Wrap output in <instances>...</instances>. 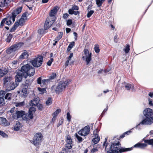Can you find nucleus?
I'll return each instance as SVG.
<instances>
[{"label": "nucleus", "mask_w": 153, "mask_h": 153, "mask_svg": "<svg viewBox=\"0 0 153 153\" xmlns=\"http://www.w3.org/2000/svg\"><path fill=\"white\" fill-rule=\"evenodd\" d=\"M35 68L29 64H27L22 66L21 70L18 72L15 76L16 83L21 81L22 77L26 78L27 76H33L35 73Z\"/></svg>", "instance_id": "f257e3e1"}, {"label": "nucleus", "mask_w": 153, "mask_h": 153, "mask_svg": "<svg viewBox=\"0 0 153 153\" xmlns=\"http://www.w3.org/2000/svg\"><path fill=\"white\" fill-rule=\"evenodd\" d=\"M143 114L146 118L135 127L136 128L140 125H150L153 123V113L152 109L149 108H146L144 110Z\"/></svg>", "instance_id": "f03ea898"}, {"label": "nucleus", "mask_w": 153, "mask_h": 153, "mask_svg": "<svg viewBox=\"0 0 153 153\" xmlns=\"http://www.w3.org/2000/svg\"><path fill=\"white\" fill-rule=\"evenodd\" d=\"M13 78L10 75L5 76L3 79L4 87L8 91L14 89L18 85L13 81Z\"/></svg>", "instance_id": "7ed1b4c3"}, {"label": "nucleus", "mask_w": 153, "mask_h": 153, "mask_svg": "<svg viewBox=\"0 0 153 153\" xmlns=\"http://www.w3.org/2000/svg\"><path fill=\"white\" fill-rule=\"evenodd\" d=\"M120 144L119 141L117 143H112L111 146L110 148L107 151V153H118L119 151L120 153L126 151H129L132 149V148H120Z\"/></svg>", "instance_id": "20e7f679"}, {"label": "nucleus", "mask_w": 153, "mask_h": 153, "mask_svg": "<svg viewBox=\"0 0 153 153\" xmlns=\"http://www.w3.org/2000/svg\"><path fill=\"white\" fill-rule=\"evenodd\" d=\"M43 136L41 133H36L33 138V140L31 143H32L36 147L39 148L42 141Z\"/></svg>", "instance_id": "39448f33"}, {"label": "nucleus", "mask_w": 153, "mask_h": 153, "mask_svg": "<svg viewBox=\"0 0 153 153\" xmlns=\"http://www.w3.org/2000/svg\"><path fill=\"white\" fill-rule=\"evenodd\" d=\"M70 82V80L68 79L66 81H61L58 85L56 88L55 91L56 93H59L65 90L66 87L68 85Z\"/></svg>", "instance_id": "423d86ee"}, {"label": "nucleus", "mask_w": 153, "mask_h": 153, "mask_svg": "<svg viewBox=\"0 0 153 153\" xmlns=\"http://www.w3.org/2000/svg\"><path fill=\"white\" fill-rule=\"evenodd\" d=\"M43 60V58L42 57L39 55L38 56L37 58L30 61V62L34 67H39L42 65Z\"/></svg>", "instance_id": "0eeeda50"}, {"label": "nucleus", "mask_w": 153, "mask_h": 153, "mask_svg": "<svg viewBox=\"0 0 153 153\" xmlns=\"http://www.w3.org/2000/svg\"><path fill=\"white\" fill-rule=\"evenodd\" d=\"M23 45V43L22 42L16 43L11 46L7 49L6 51V52L8 54H10L18 50Z\"/></svg>", "instance_id": "6e6552de"}, {"label": "nucleus", "mask_w": 153, "mask_h": 153, "mask_svg": "<svg viewBox=\"0 0 153 153\" xmlns=\"http://www.w3.org/2000/svg\"><path fill=\"white\" fill-rule=\"evenodd\" d=\"M85 56L82 57L83 60H85L86 62V64H88L91 59V53H89V51L87 49L84 50Z\"/></svg>", "instance_id": "1a4fd4ad"}, {"label": "nucleus", "mask_w": 153, "mask_h": 153, "mask_svg": "<svg viewBox=\"0 0 153 153\" xmlns=\"http://www.w3.org/2000/svg\"><path fill=\"white\" fill-rule=\"evenodd\" d=\"M22 10V7H19L13 10L12 12V15L10 16L12 19L13 22H14L15 21V18L16 15L19 14L21 12Z\"/></svg>", "instance_id": "9d476101"}, {"label": "nucleus", "mask_w": 153, "mask_h": 153, "mask_svg": "<svg viewBox=\"0 0 153 153\" xmlns=\"http://www.w3.org/2000/svg\"><path fill=\"white\" fill-rule=\"evenodd\" d=\"M11 20H12V19L10 17L4 19L1 22L0 28H2L4 26L5 24L8 25H11L13 23Z\"/></svg>", "instance_id": "9b49d317"}, {"label": "nucleus", "mask_w": 153, "mask_h": 153, "mask_svg": "<svg viewBox=\"0 0 153 153\" xmlns=\"http://www.w3.org/2000/svg\"><path fill=\"white\" fill-rule=\"evenodd\" d=\"M90 128L89 126L84 127L78 132V134L81 135L85 136L90 132Z\"/></svg>", "instance_id": "f8f14e48"}, {"label": "nucleus", "mask_w": 153, "mask_h": 153, "mask_svg": "<svg viewBox=\"0 0 153 153\" xmlns=\"http://www.w3.org/2000/svg\"><path fill=\"white\" fill-rule=\"evenodd\" d=\"M54 21V20L51 19L49 18H47L44 25V29L47 30L49 28L53 23Z\"/></svg>", "instance_id": "ddd939ff"}, {"label": "nucleus", "mask_w": 153, "mask_h": 153, "mask_svg": "<svg viewBox=\"0 0 153 153\" xmlns=\"http://www.w3.org/2000/svg\"><path fill=\"white\" fill-rule=\"evenodd\" d=\"M58 9L56 7L54 8L51 10L49 14L50 17L51 19H52L55 20V15L57 13Z\"/></svg>", "instance_id": "4468645a"}, {"label": "nucleus", "mask_w": 153, "mask_h": 153, "mask_svg": "<svg viewBox=\"0 0 153 153\" xmlns=\"http://www.w3.org/2000/svg\"><path fill=\"white\" fill-rule=\"evenodd\" d=\"M33 114L31 113L25 114L24 113V115L23 116L22 119L24 120L28 121L33 119Z\"/></svg>", "instance_id": "2eb2a0df"}, {"label": "nucleus", "mask_w": 153, "mask_h": 153, "mask_svg": "<svg viewBox=\"0 0 153 153\" xmlns=\"http://www.w3.org/2000/svg\"><path fill=\"white\" fill-rule=\"evenodd\" d=\"M0 124L3 126H7L9 125L10 123L5 118L0 117Z\"/></svg>", "instance_id": "dca6fc26"}, {"label": "nucleus", "mask_w": 153, "mask_h": 153, "mask_svg": "<svg viewBox=\"0 0 153 153\" xmlns=\"http://www.w3.org/2000/svg\"><path fill=\"white\" fill-rule=\"evenodd\" d=\"M39 100L38 98H35L31 100L30 104L31 106H36L39 103Z\"/></svg>", "instance_id": "f3484780"}, {"label": "nucleus", "mask_w": 153, "mask_h": 153, "mask_svg": "<svg viewBox=\"0 0 153 153\" xmlns=\"http://www.w3.org/2000/svg\"><path fill=\"white\" fill-rule=\"evenodd\" d=\"M25 112L22 111H16V114L17 115V117L14 116V118L17 119L18 118L20 117L23 118V116L24 115Z\"/></svg>", "instance_id": "a211bd4d"}, {"label": "nucleus", "mask_w": 153, "mask_h": 153, "mask_svg": "<svg viewBox=\"0 0 153 153\" xmlns=\"http://www.w3.org/2000/svg\"><path fill=\"white\" fill-rule=\"evenodd\" d=\"M22 90L20 92V95L21 97H26L27 95V89L24 88H21Z\"/></svg>", "instance_id": "6ab92c4d"}, {"label": "nucleus", "mask_w": 153, "mask_h": 153, "mask_svg": "<svg viewBox=\"0 0 153 153\" xmlns=\"http://www.w3.org/2000/svg\"><path fill=\"white\" fill-rule=\"evenodd\" d=\"M147 146L145 143H138L134 146V147L140 148L141 149H144Z\"/></svg>", "instance_id": "aec40b11"}, {"label": "nucleus", "mask_w": 153, "mask_h": 153, "mask_svg": "<svg viewBox=\"0 0 153 153\" xmlns=\"http://www.w3.org/2000/svg\"><path fill=\"white\" fill-rule=\"evenodd\" d=\"M7 0H0V7H2L7 6Z\"/></svg>", "instance_id": "412c9836"}, {"label": "nucleus", "mask_w": 153, "mask_h": 153, "mask_svg": "<svg viewBox=\"0 0 153 153\" xmlns=\"http://www.w3.org/2000/svg\"><path fill=\"white\" fill-rule=\"evenodd\" d=\"M8 71L6 68L0 69V77H1L7 73Z\"/></svg>", "instance_id": "4be33fe9"}, {"label": "nucleus", "mask_w": 153, "mask_h": 153, "mask_svg": "<svg viewBox=\"0 0 153 153\" xmlns=\"http://www.w3.org/2000/svg\"><path fill=\"white\" fill-rule=\"evenodd\" d=\"M126 88L127 90H130L131 89L132 91L134 90V86L132 84L129 83H126L125 85Z\"/></svg>", "instance_id": "5701e85b"}, {"label": "nucleus", "mask_w": 153, "mask_h": 153, "mask_svg": "<svg viewBox=\"0 0 153 153\" xmlns=\"http://www.w3.org/2000/svg\"><path fill=\"white\" fill-rule=\"evenodd\" d=\"M30 84V80H26L25 82L21 85V88H24L27 89L28 86Z\"/></svg>", "instance_id": "b1692460"}, {"label": "nucleus", "mask_w": 153, "mask_h": 153, "mask_svg": "<svg viewBox=\"0 0 153 153\" xmlns=\"http://www.w3.org/2000/svg\"><path fill=\"white\" fill-rule=\"evenodd\" d=\"M21 126V124H20L19 122L17 121L16 125L14 126L13 128L14 130L17 131L20 129V128Z\"/></svg>", "instance_id": "393cba45"}, {"label": "nucleus", "mask_w": 153, "mask_h": 153, "mask_svg": "<svg viewBox=\"0 0 153 153\" xmlns=\"http://www.w3.org/2000/svg\"><path fill=\"white\" fill-rule=\"evenodd\" d=\"M18 24V22H16L13 27L10 29V31L11 32L14 31L16 30V28L19 26Z\"/></svg>", "instance_id": "a878e982"}, {"label": "nucleus", "mask_w": 153, "mask_h": 153, "mask_svg": "<svg viewBox=\"0 0 153 153\" xmlns=\"http://www.w3.org/2000/svg\"><path fill=\"white\" fill-rule=\"evenodd\" d=\"M56 76V74L55 73H53L49 77L48 79L49 82L51 81L55 78Z\"/></svg>", "instance_id": "bb28decb"}, {"label": "nucleus", "mask_w": 153, "mask_h": 153, "mask_svg": "<svg viewBox=\"0 0 153 153\" xmlns=\"http://www.w3.org/2000/svg\"><path fill=\"white\" fill-rule=\"evenodd\" d=\"M28 56V54L26 52H24L19 56V58L20 59H24L26 58H27Z\"/></svg>", "instance_id": "cd10ccee"}, {"label": "nucleus", "mask_w": 153, "mask_h": 153, "mask_svg": "<svg viewBox=\"0 0 153 153\" xmlns=\"http://www.w3.org/2000/svg\"><path fill=\"white\" fill-rule=\"evenodd\" d=\"M66 142L67 143L71 144H72V140L71 139V137H70L69 135H68L66 136Z\"/></svg>", "instance_id": "c85d7f7f"}, {"label": "nucleus", "mask_w": 153, "mask_h": 153, "mask_svg": "<svg viewBox=\"0 0 153 153\" xmlns=\"http://www.w3.org/2000/svg\"><path fill=\"white\" fill-rule=\"evenodd\" d=\"M144 142L145 143L153 146V139L145 140H144Z\"/></svg>", "instance_id": "c756f323"}, {"label": "nucleus", "mask_w": 153, "mask_h": 153, "mask_svg": "<svg viewBox=\"0 0 153 153\" xmlns=\"http://www.w3.org/2000/svg\"><path fill=\"white\" fill-rule=\"evenodd\" d=\"M100 140V137H98L93 138L92 141L94 144H97L99 141Z\"/></svg>", "instance_id": "7c9ffc66"}, {"label": "nucleus", "mask_w": 153, "mask_h": 153, "mask_svg": "<svg viewBox=\"0 0 153 153\" xmlns=\"http://www.w3.org/2000/svg\"><path fill=\"white\" fill-rule=\"evenodd\" d=\"M25 19L24 18H21L18 22V26L20 25L22 26L23 25V23L25 22Z\"/></svg>", "instance_id": "2f4dec72"}, {"label": "nucleus", "mask_w": 153, "mask_h": 153, "mask_svg": "<svg viewBox=\"0 0 153 153\" xmlns=\"http://www.w3.org/2000/svg\"><path fill=\"white\" fill-rule=\"evenodd\" d=\"M130 46L129 44H127L126 47L123 49V51L126 53H128L130 50Z\"/></svg>", "instance_id": "473e14b6"}, {"label": "nucleus", "mask_w": 153, "mask_h": 153, "mask_svg": "<svg viewBox=\"0 0 153 153\" xmlns=\"http://www.w3.org/2000/svg\"><path fill=\"white\" fill-rule=\"evenodd\" d=\"M24 105L25 102L23 101L19 102H16L15 103V106L17 107L23 106Z\"/></svg>", "instance_id": "72a5a7b5"}, {"label": "nucleus", "mask_w": 153, "mask_h": 153, "mask_svg": "<svg viewBox=\"0 0 153 153\" xmlns=\"http://www.w3.org/2000/svg\"><path fill=\"white\" fill-rule=\"evenodd\" d=\"M11 95H12L10 93H7L5 96L4 98L5 99H7L8 100H11Z\"/></svg>", "instance_id": "f704fd0d"}, {"label": "nucleus", "mask_w": 153, "mask_h": 153, "mask_svg": "<svg viewBox=\"0 0 153 153\" xmlns=\"http://www.w3.org/2000/svg\"><path fill=\"white\" fill-rule=\"evenodd\" d=\"M5 104L4 99L2 97H0V106H3Z\"/></svg>", "instance_id": "c9c22d12"}, {"label": "nucleus", "mask_w": 153, "mask_h": 153, "mask_svg": "<svg viewBox=\"0 0 153 153\" xmlns=\"http://www.w3.org/2000/svg\"><path fill=\"white\" fill-rule=\"evenodd\" d=\"M52 100L51 98H49L46 102V105H51L52 104Z\"/></svg>", "instance_id": "e433bc0d"}, {"label": "nucleus", "mask_w": 153, "mask_h": 153, "mask_svg": "<svg viewBox=\"0 0 153 153\" xmlns=\"http://www.w3.org/2000/svg\"><path fill=\"white\" fill-rule=\"evenodd\" d=\"M12 35L11 34H9L7 36L6 39V41L7 42H10L12 38Z\"/></svg>", "instance_id": "4c0bfd02"}, {"label": "nucleus", "mask_w": 153, "mask_h": 153, "mask_svg": "<svg viewBox=\"0 0 153 153\" xmlns=\"http://www.w3.org/2000/svg\"><path fill=\"white\" fill-rule=\"evenodd\" d=\"M63 35V33L62 32H60L59 33V35L57 36L56 39H57V40H59L62 38Z\"/></svg>", "instance_id": "58836bf2"}, {"label": "nucleus", "mask_w": 153, "mask_h": 153, "mask_svg": "<svg viewBox=\"0 0 153 153\" xmlns=\"http://www.w3.org/2000/svg\"><path fill=\"white\" fill-rule=\"evenodd\" d=\"M94 49L96 53H99L100 52V50L98 45H95Z\"/></svg>", "instance_id": "ea45409f"}, {"label": "nucleus", "mask_w": 153, "mask_h": 153, "mask_svg": "<svg viewBox=\"0 0 153 153\" xmlns=\"http://www.w3.org/2000/svg\"><path fill=\"white\" fill-rule=\"evenodd\" d=\"M94 10H90L89 11H88L87 14V17L88 18L90 17L91 15L93 14L94 13Z\"/></svg>", "instance_id": "a19ab883"}, {"label": "nucleus", "mask_w": 153, "mask_h": 153, "mask_svg": "<svg viewBox=\"0 0 153 153\" xmlns=\"http://www.w3.org/2000/svg\"><path fill=\"white\" fill-rule=\"evenodd\" d=\"M99 131L97 129H95L93 131V134L95 137H99L98 134Z\"/></svg>", "instance_id": "79ce46f5"}, {"label": "nucleus", "mask_w": 153, "mask_h": 153, "mask_svg": "<svg viewBox=\"0 0 153 153\" xmlns=\"http://www.w3.org/2000/svg\"><path fill=\"white\" fill-rule=\"evenodd\" d=\"M61 110L60 109H57L53 114V116H55L56 117L58 114L60 112Z\"/></svg>", "instance_id": "37998d69"}, {"label": "nucleus", "mask_w": 153, "mask_h": 153, "mask_svg": "<svg viewBox=\"0 0 153 153\" xmlns=\"http://www.w3.org/2000/svg\"><path fill=\"white\" fill-rule=\"evenodd\" d=\"M35 110L36 109L34 107H31L30 108L28 112L29 113H31L32 114H33V112L35 111Z\"/></svg>", "instance_id": "c03bdc74"}, {"label": "nucleus", "mask_w": 153, "mask_h": 153, "mask_svg": "<svg viewBox=\"0 0 153 153\" xmlns=\"http://www.w3.org/2000/svg\"><path fill=\"white\" fill-rule=\"evenodd\" d=\"M76 137L77 139L79 142H81L83 140L82 138L81 137L79 136L77 134H76Z\"/></svg>", "instance_id": "a18cd8bd"}, {"label": "nucleus", "mask_w": 153, "mask_h": 153, "mask_svg": "<svg viewBox=\"0 0 153 153\" xmlns=\"http://www.w3.org/2000/svg\"><path fill=\"white\" fill-rule=\"evenodd\" d=\"M96 2L97 7H100L102 6V3L100 1V0H96Z\"/></svg>", "instance_id": "49530a36"}, {"label": "nucleus", "mask_w": 153, "mask_h": 153, "mask_svg": "<svg viewBox=\"0 0 153 153\" xmlns=\"http://www.w3.org/2000/svg\"><path fill=\"white\" fill-rule=\"evenodd\" d=\"M36 106H37L38 109L40 110H42L43 108V105L42 104L38 103Z\"/></svg>", "instance_id": "de8ad7c7"}, {"label": "nucleus", "mask_w": 153, "mask_h": 153, "mask_svg": "<svg viewBox=\"0 0 153 153\" xmlns=\"http://www.w3.org/2000/svg\"><path fill=\"white\" fill-rule=\"evenodd\" d=\"M67 117L68 121L70 122L71 121V116L69 112H68L67 114Z\"/></svg>", "instance_id": "09e8293b"}, {"label": "nucleus", "mask_w": 153, "mask_h": 153, "mask_svg": "<svg viewBox=\"0 0 153 153\" xmlns=\"http://www.w3.org/2000/svg\"><path fill=\"white\" fill-rule=\"evenodd\" d=\"M53 59L52 58H51V59L47 62V64L48 66H50L52 62L53 61Z\"/></svg>", "instance_id": "8fccbe9b"}, {"label": "nucleus", "mask_w": 153, "mask_h": 153, "mask_svg": "<svg viewBox=\"0 0 153 153\" xmlns=\"http://www.w3.org/2000/svg\"><path fill=\"white\" fill-rule=\"evenodd\" d=\"M38 89L39 91L41 92V94H43L46 91L45 89L41 88H38Z\"/></svg>", "instance_id": "3c124183"}, {"label": "nucleus", "mask_w": 153, "mask_h": 153, "mask_svg": "<svg viewBox=\"0 0 153 153\" xmlns=\"http://www.w3.org/2000/svg\"><path fill=\"white\" fill-rule=\"evenodd\" d=\"M72 23V20L71 19H68L67 22V25L68 26H69L71 25Z\"/></svg>", "instance_id": "603ef678"}, {"label": "nucleus", "mask_w": 153, "mask_h": 153, "mask_svg": "<svg viewBox=\"0 0 153 153\" xmlns=\"http://www.w3.org/2000/svg\"><path fill=\"white\" fill-rule=\"evenodd\" d=\"M74 42H72L70 43L68 46L71 49L74 46Z\"/></svg>", "instance_id": "864d4df0"}, {"label": "nucleus", "mask_w": 153, "mask_h": 153, "mask_svg": "<svg viewBox=\"0 0 153 153\" xmlns=\"http://www.w3.org/2000/svg\"><path fill=\"white\" fill-rule=\"evenodd\" d=\"M66 146L67 148L70 149L72 148V146L71 144L67 143L66 144Z\"/></svg>", "instance_id": "5fc2aeb1"}, {"label": "nucleus", "mask_w": 153, "mask_h": 153, "mask_svg": "<svg viewBox=\"0 0 153 153\" xmlns=\"http://www.w3.org/2000/svg\"><path fill=\"white\" fill-rule=\"evenodd\" d=\"M5 92L3 91H0V97H3L4 94H5Z\"/></svg>", "instance_id": "6e6d98bb"}, {"label": "nucleus", "mask_w": 153, "mask_h": 153, "mask_svg": "<svg viewBox=\"0 0 153 153\" xmlns=\"http://www.w3.org/2000/svg\"><path fill=\"white\" fill-rule=\"evenodd\" d=\"M42 83H43V84H46V83L48 82H49L48 79H44L42 80Z\"/></svg>", "instance_id": "4d7b16f0"}, {"label": "nucleus", "mask_w": 153, "mask_h": 153, "mask_svg": "<svg viewBox=\"0 0 153 153\" xmlns=\"http://www.w3.org/2000/svg\"><path fill=\"white\" fill-rule=\"evenodd\" d=\"M0 133H1V135L3 137H5L7 136V135L3 131H0Z\"/></svg>", "instance_id": "13d9d810"}, {"label": "nucleus", "mask_w": 153, "mask_h": 153, "mask_svg": "<svg viewBox=\"0 0 153 153\" xmlns=\"http://www.w3.org/2000/svg\"><path fill=\"white\" fill-rule=\"evenodd\" d=\"M69 16V15L68 13H65L63 15V18L65 19L68 18Z\"/></svg>", "instance_id": "bf43d9fd"}, {"label": "nucleus", "mask_w": 153, "mask_h": 153, "mask_svg": "<svg viewBox=\"0 0 153 153\" xmlns=\"http://www.w3.org/2000/svg\"><path fill=\"white\" fill-rule=\"evenodd\" d=\"M74 11V10L72 9H70L68 10V13L70 14H73V12Z\"/></svg>", "instance_id": "052dcab7"}, {"label": "nucleus", "mask_w": 153, "mask_h": 153, "mask_svg": "<svg viewBox=\"0 0 153 153\" xmlns=\"http://www.w3.org/2000/svg\"><path fill=\"white\" fill-rule=\"evenodd\" d=\"M41 78L40 77H39L37 79V83L39 84H41Z\"/></svg>", "instance_id": "680f3d73"}, {"label": "nucleus", "mask_w": 153, "mask_h": 153, "mask_svg": "<svg viewBox=\"0 0 153 153\" xmlns=\"http://www.w3.org/2000/svg\"><path fill=\"white\" fill-rule=\"evenodd\" d=\"M44 30L43 29H39L38 31V33L40 34H42L44 33Z\"/></svg>", "instance_id": "e2e57ef3"}, {"label": "nucleus", "mask_w": 153, "mask_h": 153, "mask_svg": "<svg viewBox=\"0 0 153 153\" xmlns=\"http://www.w3.org/2000/svg\"><path fill=\"white\" fill-rule=\"evenodd\" d=\"M108 109V106H107L106 108L103 111V112H102V113L101 114V115H102V116H103V114H104V113L107 111Z\"/></svg>", "instance_id": "0e129e2a"}, {"label": "nucleus", "mask_w": 153, "mask_h": 153, "mask_svg": "<svg viewBox=\"0 0 153 153\" xmlns=\"http://www.w3.org/2000/svg\"><path fill=\"white\" fill-rule=\"evenodd\" d=\"M79 8L78 6H74L72 7V9L74 10H78Z\"/></svg>", "instance_id": "69168bd1"}, {"label": "nucleus", "mask_w": 153, "mask_h": 153, "mask_svg": "<svg viewBox=\"0 0 153 153\" xmlns=\"http://www.w3.org/2000/svg\"><path fill=\"white\" fill-rule=\"evenodd\" d=\"M73 54L72 53H70V56L68 57V59L69 60H71V58L73 56Z\"/></svg>", "instance_id": "338daca9"}, {"label": "nucleus", "mask_w": 153, "mask_h": 153, "mask_svg": "<svg viewBox=\"0 0 153 153\" xmlns=\"http://www.w3.org/2000/svg\"><path fill=\"white\" fill-rule=\"evenodd\" d=\"M98 149L97 148H94L92 149L91 151V152L92 153H94L95 152L97 151Z\"/></svg>", "instance_id": "774afa93"}]
</instances>
